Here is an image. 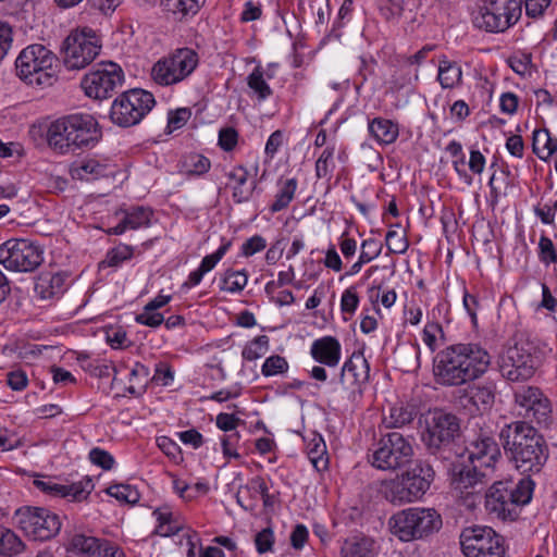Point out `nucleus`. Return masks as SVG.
<instances>
[{"mask_svg": "<svg viewBox=\"0 0 557 557\" xmlns=\"http://www.w3.org/2000/svg\"><path fill=\"white\" fill-rule=\"evenodd\" d=\"M499 440L509 461L527 478L540 473L547 462L549 449L545 438L524 421L504 425Z\"/></svg>", "mask_w": 557, "mask_h": 557, "instance_id": "nucleus-2", "label": "nucleus"}, {"mask_svg": "<svg viewBox=\"0 0 557 557\" xmlns=\"http://www.w3.org/2000/svg\"><path fill=\"white\" fill-rule=\"evenodd\" d=\"M297 186L298 182L294 177L277 183V191L273 202L269 207L271 213L280 212L289 206L295 197Z\"/></svg>", "mask_w": 557, "mask_h": 557, "instance_id": "nucleus-32", "label": "nucleus"}, {"mask_svg": "<svg viewBox=\"0 0 557 557\" xmlns=\"http://www.w3.org/2000/svg\"><path fill=\"white\" fill-rule=\"evenodd\" d=\"M426 429L422 441L432 455L444 460L453 457L451 445L459 432V421L456 416L435 410L425 420Z\"/></svg>", "mask_w": 557, "mask_h": 557, "instance_id": "nucleus-10", "label": "nucleus"}, {"mask_svg": "<svg viewBox=\"0 0 557 557\" xmlns=\"http://www.w3.org/2000/svg\"><path fill=\"white\" fill-rule=\"evenodd\" d=\"M210 160L202 154L190 153L182 162V170L186 175H202L209 171Z\"/></svg>", "mask_w": 557, "mask_h": 557, "instance_id": "nucleus-43", "label": "nucleus"}, {"mask_svg": "<svg viewBox=\"0 0 557 557\" xmlns=\"http://www.w3.org/2000/svg\"><path fill=\"white\" fill-rule=\"evenodd\" d=\"M89 460L92 465L100 467L103 470H111L114 466L113 456L99 447H95L89 451Z\"/></svg>", "mask_w": 557, "mask_h": 557, "instance_id": "nucleus-54", "label": "nucleus"}, {"mask_svg": "<svg viewBox=\"0 0 557 557\" xmlns=\"http://www.w3.org/2000/svg\"><path fill=\"white\" fill-rule=\"evenodd\" d=\"M434 474V470L429 463L418 461L400 476L384 481L381 493L386 500L395 505L412 503L426 493Z\"/></svg>", "mask_w": 557, "mask_h": 557, "instance_id": "nucleus-7", "label": "nucleus"}, {"mask_svg": "<svg viewBox=\"0 0 557 557\" xmlns=\"http://www.w3.org/2000/svg\"><path fill=\"white\" fill-rule=\"evenodd\" d=\"M539 259L546 267L557 264V249L553 240L545 235L539 240Z\"/></svg>", "mask_w": 557, "mask_h": 557, "instance_id": "nucleus-47", "label": "nucleus"}, {"mask_svg": "<svg viewBox=\"0 0 557 557\" xmlns=\"http://www.w3.org/2000/svg\"><path fill=\"white\" fill-rule=\"evenodd\" d=\"M535 483L531 478H523L519 482L511 480L497 481L492 484L485 494V508L500 520H516L521 507L532 499Z\"/></svg>", "mask_w": 557, "mask_h": 557, "instance_id": "nucleus-4", "label": "nucleus"}, {"mask_svg": "<svg viewBox=\"0 0 557 557\" xmlns=\"http://www.w3.org/2000/svg\"><path fill=\"white\" fill-rule=\"evenodd\" d=\"M382 244L375 238H368L361 243L359 258L361 262L369 263L376 259L382 252Z\"/></svg>", "mask_w": 557, "mask_h": 557, "instance_id": "nucleus-51", "label": "nucleus"}, {"mask_svg": "<svg viewBox=\"0 0 557 557\" xmlns=\"http://www.w3.org/2000/svg\"><path fill=\"white\" fill-rule=\"evenodd\" d=\"M249 173L243 165H237L227 174L230 181L234 183L233 200L236 203H243L250 200L257 187V183L252 182L250 186H246Z\"/></svg>", "mask_w": 557, "mask_h": 557, "instance_id": "nucleus-26", "label": "nucleus"}, {"mask_svg": "<svg viewBox=\"0 0 557 557\" xmlns=\"http://www.w3.org/2000/svg\"><path fill=\"white\" fill-rule=\"evenodd\" d=\"M522 0H484L473 17V24L490 33H502L518 22Z\"/></svg>", "mask_w": 557, "mask_h": 557, "instance_id": "nucleus-13", "label": "nucleus"}, {"mask_svg": "<svg viewBox=\"0 0 557 557\" xmlns=\"http://www.w3.org/2000/svg\"><path fill=\"white\" fill-rule=\"evenodd\" d=\"M107 492L117 500L125 502L127 504H136L139 500L138 492L129 485L115 484L110 486Z\"/></svg>", "mask_w": 557, "mask_h": 557, "instance_id": "nucleus-49", "label": "nucleus"}, {"mask_svg": "<svg viewBox=\"0 0 557 557\" xmlns=\"http://www.w3.org/2000/svg\"><path fill=\"white\" fill-rule=\"evenodd\" d=\"M196 50L183 47L159 59L151 67L150 76L159 86H173L186 81L199 65Z\"/></svg>", "mask_w": 557, "mask_h": 557, "instance_id": "nucleus-8", "label": "nucleus"}, {"mask_svg": "<svg viewBox=\"0 0 557 557\" xmlns=\"http://www.w3.org/2000/svg\"><path fill=\"white\" fill-rule=\"evenodd\" d=\"M310 356L315 362L329 368H335L338 366L342 357L341 343L333 336L318 338L311 344Z\"/></svg>", "mask_w": 557, "mask_h": 557, "instance_id": "nucleus-23", "label": "nucleus"}, {"mask_svg": "<svg viewBox=\"0 0 557 557\" xmlns=\"http://www.w3.org/2000/svg\"><path fill=\"white\" fill-rule=\"evenodd\" d=\"M368 128L371 136L381 145L393 144L399 134L398 125L383 117H374L369 122Z\"/></svg>", "mask_w": 557, "mask_h": 557, "instance_id": "nucleus-29", "label": "nucleus"}, {"mask_svg": "<svg viewBox=\"0 0 557 557\" xmlns=\"http://www.w3.org/2000/svg\"><path fill=\"white\" fill-rule=\"evenodd\" d=\"M98 542L99 539L95 536H87L82 533H76L70 539L67 550L76 555L92 557V555H95V549L97 548Z\"/></svg>", "mask_w": 557, "mask_h": 557, "instance_id": "nucleus-41", "label": "nucleus"}, {"mask_svg": "<svg viewBox=\"0 0 557 557\" xmlns=\"http://www.w3.org/2000/svg\"><path fill=\"white\" fill-rule=\"evenodd\" d=\"M441 515L433 508L411 507L388 519L391 533L401 542L423 540L442 528Z\"/></svg>", "mask_w": 557, "mask_h": 557, "instance_id": "nucleus-5", "label": "nucleus"}, {"mask_svg": "<svg viewBox=\"0 0 557 557\" xmlns=\"http://www.w3.org/2000/svg\"><path fill=\"white\" fill-rule=\"evenodd\" d=\"M191 112L187 108H181L171 112L168 120L169 132L176 131L183 127L190 119Z\"/></svg>", "mask_w": 557, "mask_h": 557, "instance_id": "nucleus-57", "label": "nucleus"}, {"mask_svg": "<svg viewBox=\"0 0 557 557\" xmlns=\"http://www.w3.org/2000/svg\"><path fill=\"white\" fill-rule=\"evenodd\" d=\"M152 515L158 521L156 533L161 536L176 534L182 528L173 517V512L166 506L154 509Z\"/></svg>", "mask_w": 557, "mask_h": 557, "instance_id": "nucleus-39", "label": "nucleus"}, {"mask_svg": "<svg viewBox=\"0 0 557 557\" xmlns=\"http://www.w3.org/2000/svg\"><path fill=\"white\" fill-rule=\"evenodd\" d=\"M156 100L151 92L134 88L121 94L112 103L110 119L121 127L138 124L154 107Z\"/></svg>", "mask_w": 557, "mask_h": 557, "instance_id": "nucleus-11", "label": "nucleus"}, {"mask_svg": "<svg viewBox=\"0 0 557 557\" xmlns=\"http://www.w3.org/2000/svg\"><path fill=\"white\" fill-rule=\"evenodd\" d=\"M123 218L120 223L109 230V234L121 235L126 230H138L141 227H148L151 224V218L153 212L148 207H131L129 209L123 210Z\"/></svg>", "mask_w": 557, "mask_h": 557, "instance_id": "nucleus-24", "label": "nucleus"}, {"mask_svg": "<svg viewBox=\"0 0 557 557\" xmlns=\"http://www.w3.org/2000/svg\"><path fill=\"white\" fill-rule=\"evenodd\" d=\"M124 81L120 65L113 62L100 63L96 70L87 73L82 79V88L86 96L94 99H107L112 96Z\"/></svg>", "mask_w": 557, "mask_h": 557, "instance_id": "nucleus-17", "label": "nucleus"}, {"mask_svg": "<svg viewBox=\"0 0 557 557\" xmlns=\"http://www.w3.org/2000/svg\"><path fill=\"white\" fill-rule=\"evenodd\" d=\"M260 493L264 507H270L274 503V497L269 494V487L264 480L260 476L253 478L245 486H240L236 493L237 504L247 511H252L257 507L255 500H246L245 493Z\"/></svg>", "mask_w": 557, "mask_h": 557, "instance_id": "nucleus-25", "label": "nucleus"}, {"mask_svg": "<svg viewBox=\"0 0 557 557\" xmlns=\"http://www.w3.org/2000/svg\"><path fill=\"white\" fill-rule=\"evenodd\" d=\"M269 349V337L259 335L248 343L243 349V358L253 361L261 358Z\"/></svg>", "mask_w": 557, "mask_h": 557, "instance_id": "nucleus-46", "label": "nucleus"}, {"mask_svg": "<svg viewBox=\"0 0 557 557\" xmlns=\"http://www.w3.org/2000/svg\"><path fill=\"white\" fill-rule=\"evenodd\" d=\"M48 494L52 496L67 498L69 500L72 502H82L87 498V496L89 495V491H86L81 482L69 485L53 482Z\"/></svg>", "mask_w": 557, "mask_h": 557, "instance_id": "nucleus-40", "label": "nucleus"}, {"mask_svg": "<svg viewBox=\"0 0 557 557\" xmlns=\"http://www.w3.org/2000/svg\"><path fill=\"white\" fill-rule=\"evenodd\" d=\"M544 358V346L534 341L520 339L500 357L499 371L507 381H528L542 366Z\"/></svg>", "mask_w": 557, "mask_h": 557, "instance_id": "nucleus-6", "label": "nucleus"}, {"mask_svg": "<svg viewBox=\"0 0 557 557\" xmlns=\"http://www.w3.org/2000/svg\"><path fill=\"white\" fill-rule=\"evenodd\" d=\"M72 174L78 180H97L108 175V165L96 159H86L72 169Z\"/></svg>", "mask_w": 557, "mask_h": 557, "instance_id": "nucleus-37", "label": "nucleus"}, {"mask_svg": "<svg viewBox=\"0 0 557 557\" xmlns=\"http://www.w3.org/2000/svg\"><path fill=\"white\" fill-rule=\"evenodd\" d=\"M64 275L61 273L41 274L35 284V290L42 299H50L64 290Z\"/></svg>", "mask_w": 557, "mask_h": 557, "instance_id": "nucleus-28", "label": "nucleus"}, {"mask_svg": "<svg viewBox=\"0 0 557 557\" xmlns=\"http://www.w3.org/2000/svg\"><path fill=\"white\" fill-rule=\"evenodd\" d=\"M255 544L259 554L272 552L274 545V533L272 529L265 528L258 532L255 537Z\"/></svg>", "mask_w": 557, "mask_h": 557, "instance_id": "nucleus-56", "label": "nucleus"}, {"mask_svg": "<svg viewBox=\"0 0 557 557\" xmlns=\"http://www.w3.org/2000/svg\"><path fill=\"white\" fill-rule=\"evenodd\" d=\"M307 455L312 466L317 470H323L327 467V451L323 437L318 433H312L307 443Z\"/></svg>", "mask_w": 557, "mask_h": 557, "instance_id": "nucleus-36", "label": "nucleus"}, {"mask_svg": "<svg viewBox=\"0 0 557 557\" xmlns=\"http://www.w3.org/2000/svg\"><path fill=\"white\" fill-rule=\"evenodd\" d=\"M553 0H525V13L529 17L537 18L549 8Z\"/></svg>", "mask_w": 557, "mask_h": 557, "instance_id": "nucleus-63", "label": "nucleus"}, {"mask_svg": "<svg viewBox=\"0 0 557 557\" xmlns=\"http://www.w3.org/2000/svg\"><path fill=\"white\" fill-rule=\"evenodd\" d=\"M467 462L475 466L494 478L495 466L499 461L502 453L496 441L485 434L479 435L470 442L466 448Z\"/></svg>", "mask_w": 557, "mask_h": 557, "instance_id": "nucleus-22", "label": "nucleus"}, {"mask_svg": "<svg viewBox=\"0 0 557 557\" xmlns=\"http://www.w3.org/2000/svg\"><path fill=\"white\" fill-rule=\"evenodd\" d=\"M102 137L98 121L88 113H73L53 121L47 132L51 149L67 153L76 149L91 148Z\"/></svg>", "mask_w": 557, "mask_h": 557, "instance_id": "nucleus-3", "label": "nucleus"}, {"mask_svg": "<svg viewBox=\"0 0 557 557\" xmlns=\"http://www.w3.org/2000/svg\"><path fill=\"white\" fill-rule=\"evenodd\" d=\"M465 392L479 410H485L495 401L496 384L492 381H486L480 384L468 385Z\"/></svg>", "mask_w": 557, "mask_h": 557, "instance_id": "nucleus-27", "label": "nucleus"}, {"mask_svg": "<svg viewBox=\"0 0 557 557\" xmlns=\"http://www.w3.org/2000/svg\"><path fill=\"white\" fill-rule=\"evenodd\" d=\"M413 457V448L408 438L399 432L383 435L372 455V465L381 470L395 471L407 466Z\"/></svg>", "mask_w": 557, "mask_h": 557, "instance_id": "nucleus-15", "label": "nucleus"}, {"mask_svg": "<svg viewBox=\"0 0 557 557\" xmlns=\"http://www.w3.org/2000/svg\"><path fill=\"white\" fill-rule=\"evenodd\" d=\"M370 379V364L362 352L355 351L345 361L338 383L347 398H355L361 395L364 385Z\"/></svg>", "mask_w": 557, "mask_h": 557, "instance_id": "nucleus-21", "label": "nucleus"}, {"mask_svg": "<svg viewBox=\"0 0 557 557\" xmlns=\"http://www.w3.org/2000/svg\"><path fill=\"white\" fill-rule=\"evenodd\" d=\"M288 370V362L282 356L274 355L265 359L261 367V373L264 376H273L276 374H283Z\"/></svg>", "mask_w": 557, "mask_h": 557, "instance_id": "nucleus-48", "label": "nucleus"}, {"mask_svg": "<svg viewBox=\"0 0 557 557\" xmlns=\"http://www.w3.org/2000/svg\"><path fill=\"white\" fill-rule=\"evenodd\" d=\"M510 67L513 72L519 75H525L530 73L531 70V55L530 54H519L512 55L508 60Z\"/></svg>", "mask_w": 557, "mask_h": 557, "instance_id": "nucleus-61", "label": "nucleus"}, {"mask_svg": "<svg viewBox=\"0 0 557 557\" xmlns=\"http://www.w3.org/2000/svg\"><path fill=\"white\" fill-rule=\"evenodd\" d=\"M515 401L519 416L542 426H548L552 421V407L547 397L540 388L521 386L515 392Z\"/></svg>", "mask_w": 557, "mask_h": 557, "instance_id": "nucleus-19", "label": "nucleus"}, {"mask_svg": "<svg viewBox=\"0 0 557 557\" xmlns=\"http://www.w3.org/2000/svg\"><path fill=\"white\" fill-rule=\"evenodd\" d=\"M466 557H505L504 537L492 528H467L460 535Z\"/></svg>", "mask_w": 557, "mask_h": 557, "instance_id": "nucleus-16", "label": "nucleus"}, {"mask_svg": "<svg viewBox=\"0 0 557 557\" xmlns=\"http://www.w3.org/2000/svg\"><path fill=\"white\" fill-rule=\"evenodd\" d=\"M533 152L543 161H547L557 152V139L552 137L548 129H535L532 138Z\"/></svg>", "mask_w": 557, "mask_h": 557, "instance_id": "nucleus-31", "label": "nucleus"}, {"mask_svg": "<svg viewBox=\"0 0 557 557\" xmlns=\"http://www.w3.org/2000/svg\"><path fill=\"white\" fill-rule=\"evenodd\" d=\"M100 49V39L94 29L76 28L63 42L64 65L69 70H82L96 59Z\"/></svg>", "mask_w": 557, "mask_h": 557, "instance_id": "nucleus-12", "label": "nucleus"}, {"mask_svg": "<svg viewBox=\"0 0 557 557\" xmlns=\"http://www.w3.org/2000/svg\"><path fill=\"white\" fill-rule=\"evenodd\" d=\"M385 242L391 253H405L409 247L406 235H401L394 230H389L386 233Z\"/></svg>", "mask_w": 557, "mask_h": 557, "instance_id": "nucleus-50", "label": "nucleus"}, {"mask_svg": "<svg viewBox=\"0 0 557 557\" xmlns=\"http://www.w3.org/2000/svg\"><path fill=\"white\" fill-rule=\"evenodd\" d=\"M493 476L465 459H457L450 467V485L453 490L465 495L466 499H473L479 492Z\"/></svg>", "mask_w": 557, "mask_h": 557, "instance_id": "nucleus-20", "label": "nucleus"}, {"mask_svg": "<svg viewBox=\"0 0 557 557\" xmlns=\"http://www.w3.org/2000/svg\"><path fill=\"white\" fill-rule=\"evenodd\" d=\"M18 524L25 534L35 541H47L54 537L62 525L59 515L40 507H27L18 510Z\"/></svg>", "mask_w": 557, "mask_h": 557, "instance_id": "nucleus-18", "label": "nucleus"}, {"mask_svg": "<svg viewBox=\"0 0 557 557\" xmlns=\"http://www.w3.org/2000/svg\"><path fill=\"white\" fill-rule=\"evenodd\" d=\"M163 321V314L154 310H148V307L146 306L144 307L143 312L136 315V322L150 327H157L161 325Z\"/></svg>", "mask_w": 557, "mask_h": 557, "instance_id": "nucleus-59", "label": "nucleus"}, {"mask_svg": "<svg viewBox=\"0 0 557 557\" xmlns=\"http://www.w3.org/2000/svg\"><path fill=\"white\" fill-rule=\"evenodd\" d=\"M57 61L58 59L51 50L36 44L20 52L15 67L20 78L29 85H51L52 69Z\"/></svg>", "mask_w": 557, "mask_h": 557, "instance_id": "nucleus-9", "label": "nucleus"}, {"mask_svg": "<svg viewBox=\"0 0 557 557\" xmlns=\"http://www.w3.org/2000/svg\"><path fill=\"white\" fill-rule=\"evenodd\" d=\"M26 548L25 543L11 529L0 525V556L16 557Z\"/></svg>", "mask_w": 557, "mask_h": 557, "instance_id": "nucleus-35", "label": "nucleus"}, {"mask_svg": "<svg viewBox=\"0 0 557 557\" xmlns=\"http://www.w3.org/2000/svg\"><path fill=\"white\" fill-rule=\"evenodd\" d=\"M231 247V242H226L224 243L223 245H221L219 247V249L211 253V255H208L206 256L202 260H201V263L199 265V269L206 274L208 272H210L212 269H214V267L216 265V263L224 257V255L226 253V251L230 249Z\"/></svg>", "mask_w": 557, "mask_h": 557, "instance_id": "nucleus-55", "label": "nucleus"}, {"mask_svg": "<svg viewBox=\"0 0 557 557\" xmlns=\"http://www.w3.org/2000/svg\"><path fill=\"white\" fill-rule=\"evenodd\" d=\"M416 412L410 406H394L389 409V413L384 416L383 425L386 429L403 428L413 421Z\"/></svg>", "mask_w": 557, "mask_h": 557, "instance_id": "nucleus-38", "label": "nucleus"}, {"mask_svg": "<svg viewBox=\"0 0 557 557\" xmlns=\"http://www.w3.org/2000/svg\"><path fill=\"white\" fill-rule=\"evenodd\" d=\"M248 276L244 271L227 270L222 278L221 289L228 293L242 292L247 285Z\"/></svg>", "mask_w": 557, "mask_h": 557, "instance_id": "nucleus-44", "label": "nucleus"}, {"mask_svg": "<svg viewBox=\"0 0 557 557\" xmlns=\"http://www.w3.org/2000/svg\"><path fill=\"white\" fill-rule=\"evenodd\" d=\"M42 261V249L32 240L11 238L0 245V263L9 271L33 272Z\"/></svg>", "mask_w": 557, "mask_h": 557, "instance_id": "nucleus-14", "label": "nucleus"}, {"mask_svg": "<svg viewBox=\"0 0 557 557\" xmlns=\"http://www.w3.org/2000/svg\"><path fill=\"white\" fill-rule=\"evenodd\" d=\"M373 540L367 536H351L344 541L341 555L342 557H371L373 550Z\"/></svg>", "mask_w": 557, "mask_h": 557, "instance_id": "nucleus-33", "label": "nucleus"}, {"mask_svg": "<svg viewBox=\"0 0 557 557\" xmlns=\"http://www.w3.org/2000/svg\"><path fill=\"white\" fill-rule=\"evenodd\" d=\"M247 85L260 101L265 100L272 95V89L264 78V73L261 66L255 67L248 75Z\"/></svg>", "mask_w": 557, "mask_h": 557, "instance_id": "nucleus-42", "label": "nucleus"}, {"mask_svg": "<svg viewBox=\"0 0 557 557\" xmlns=\"http://www.w3.org/2000/svg\"><path fill=\"white\" fill-rule=\"evenodd\" d=\"M409 1L407 0H386V3L382 7L385 11L387 18L400 17L408 7Z\"/></svg>", "mask_w": 557, "mask_h": 557, "instance_id": "nucleus-64", "label": "nucleus"}, {"mask_svg": "<svg viewBox=\"0 0 557 557\" xmlns=\"http://www.w3.org/2000/svg\"><path fill=\"white\" fill-rule=\"evenodd\" d=\"M238 139V133L233 127H225L219 132V146L224 151H232Z\"/></svg>", "mask_w": 557, "mask_h": 557, "instance_id": "nucleus-60", "label": "nucleus"}, {"mask_svg": "<svg viewBox=\"0 0 557 557\" xmlns=\"http://www.w3.org/2000/svg\"><path fill=\"white\" fill-rule=\"evenodd\" d=\"M267 247V240L261 235H255L248 238L242 245V255L246 258L262 251Z\"/></svg>", "mask_w": 557, "mask_h": 557, "instance_id": "nucleus-58", "label": "nucleus"}, {"mask_svg": "<svg viewBox=\"0 0 557 557\" xmlns=\"http://www.w3.org/2000/svg\"><path fill=\"white\" fill-rule=\"evenodd\" d=\"M443 330L441 324L436 322L428 323L423 329L422 339L424 344L431 349L434 350L436 347L437 335L442 334Z\"/></svg>", "mask_w": 557, "mask_h": 557, "instance_id": "nucleus-62", "label": "nucleus"}, {"mask_svg": "<svg viewBox=\"0 0 557 557\" xmlns=\"http://www.w3.org/2000/svg\"><path fill=\"white\" fill-rule=\"evenodd\" d=\"M359 296L355 286L344 290L341 298V310L343 313L352 315L359 306Z\"/></svg>", "mask_w": 557, "mask_h": 557, "instance_id": "nucleus-53", "label": "nucleus"}, {"mask_svg": "<svg viewBox=\"0 0 557 557\" xmlns=\"http://www.w3.org/2000/svg\"><path fill=\"white\" fill-rule=\"evenodd\" d=\"M490 352L475 343H459L438 351L434 359L435 382L453 387L469 384L481 377L490 368Z\"/></svg>", "mask_w": 557, "mask_h": 557, "instance_id": "nucleus-1", "label": "nucleus"}, {"mask_svg": "<svg viewBox=\"0 0 557 557\" xmlns=\"http://www.w3.org/2000/svg\"><path fill=\"white\" fill-rule=\"evenodd\" d=\"M92 557H126L124 549L109 540H100Z\"/></svg>", "mask_w": 557, "mask_h": 557, "instance_id": "nucleus-52", "label": "nucleus"}, {"mask_svg": "<svg viewBox=\"0 0 557 557\" xmlns=\"http://www.w3.org/2000/svg\"><path fill=\"white\" fill-rule=\"evenodd\" d=\"M206 0H161L164 12L172 14L175 20L182 21L187 16H194Z\"/></svg>", "mask_w": 557, "mask_h": 557, "instance_id": "nucleus-30", "label": "nucleus"}, {"mask_svg": "<svg viewBox=\"0 0 557 557\" xmlns=\"http://www.w3.org/2000/svg\"><path fill=\"white\" fill-rule=\"evenodd\" d=\"M334 169V147H326L315 162V175L318 178L330 180Z\"/></svg>", "mask_w": 557, "mask_h": 557, "instance_id": "nucleus-45", "label": "nucleus"}, {"mask_svg": "<svg viewBox=\"0 0 557 557\" xmlns=\"http://www.w3.org/2000/svg\"><path fill=\"white\" fill-rule=\"evenodd\" d=\"M462 71L457 62L443 57L438 63L437 79L443 88H454L461 83Z\"/></svg>", "mask_w": 557, "mask_h": 557, "instance_id": "nucleus-34", "label": "nucleus"}]
</instances>
